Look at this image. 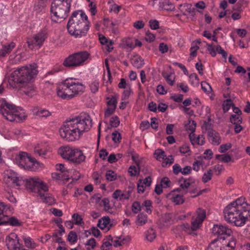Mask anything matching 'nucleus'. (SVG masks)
<instances>
[{
	"label": "nucleus",
	"mask_w": 250,
	"mask_h": 250,
	"mask_svg": "<svg viewBox=\"0 0 250 250\" xmlns=\"http://www.w3.org/2000/svg\"><path fill=\"white\" fill-rule=\"evenodd\" d=\"M131 63L137 68L141 67L144 64V61L140 56H135L131 59Z\"/></svg>",
	"instance_id": "48"
},
{
	"label": "nucleus",
	"mask_w": 250,
	"mask_h": 250,
	"mask_svg": "<svg viewBox=\"0 0 250 250\" xmlns=\"http://www.w3.org/2000/svg\"><path fill=\"white\" fill-rule=\"evenodd\" d=\"M72 99L83 93L85 90V85L73 78L67 79Z\"/></svg>",
	"instance_id": "13"
},
{
	"label": "nucleus",
	"mask_w": 250,
	"mask_h": 250,
	"mask_svg": "<svg viewBox=\"0 0 250 250\" xmlns=\"http://www.w3.org/2000/svg\"><path fill=\"white\" fill-rule=\"evenodd\" d=\"M232 147V145L230 143L221 145L219 148V151L221 153L226 152Z\"/></svg>",
	"instance_id": "63"
},
{
	"label": "nucleus",
	"mask_w": 250,
	"mask_h": 250,
	"mask_svg": "<svg viewBox=\"0 0 250 250\" xmlns=\"http://www.w3.org/2000/svg\"><path fill=\"white\" fill-rule=\"evenodd\" d=\"M208 139L213 145H218L221 143V139L219 134L215 131L210 130L208 132Z\"/></svg>",
	"instance_id": "34"
},
{
	"label": "nucleus",
	"mask_w": 250,
	"mask_h": 250,
	"mask_svg": "<svg viewBox=\"0 0 250 250\" xmlns=\"http://www.w3.org/2000/svg\"><path fill=\"white\" fill-rule=\"evenodd\" d=\"M200 42H201L199 40H197L196 41L192 42L191 46L190 49V57L193 58L196 56L197 51L199 48V44H200Z\"/></svg>",
	"instance_id": "42"
},
{
	"label": "nucleus",
	"mask_w": 250,
	"mask_h": 250,
	"mask_svg": "<svg viewBox=\"0 0 250 250\" xmlns=\"http://www.w3.org/2000/svg\"><path fill=\"white\" fill-rule=\"evenodd\" d=\"M10 213V206L0 201V221L3 219L7 218Z\"/></svg>",
	"instance_id": "30"
},
{
	"label": "nucleus",
	"mask_w": 250,
	"mask_h": 250,
	"mask_svg": "<svg viewBox=\"0 0 250 250\" xmlns=\"http://www.w3.org/2000/svg\"><path fill=\"white\" fill-rule=\"evenodd\" d=\"M221 244L220 237H218L209 244L208 250H221Z\"/></svg>",
	"instance_id": "39"
},
{
	"label": "nucleus",
	"mask_w": 250,
	"mask_h": 250,
	"mask_svg": "<svg viewBox=\"0 0 250 250\" xmlns=\"http://www.w3.org/2000/svg\"><path fill=\"white\" fill-rule=\"evenodd\" d=\"M178 8L183 15L193 14L195 9L190 3H183L179 5Z\"/></svg>",
	"instance_id": "36"
},
{
	"label": "nucleus",
	"mask_w": 250,
	"mask_h": 250,
	"mask_svg": "<svg viewBox=\"0 0 250 250\" xmlns=\"http://www.w3.org/2000/svg\"><path fill=\"white\" fill-rule=\"evenodd\" d=\"M129 191H122L121 190H116L112 194V197L118 201H121L129 199L130 197Z\"/></svg>",
	"instance_id": "31"
},
{
	"label": "nucleus",
	"mask_w": 250,
	"mask_h": 250,
	"mask_svg": "<svg viewBox=\"0 0 250 250\" xmlns=\"http://www.w3.org/2000/svg\"><path fill=\"white\" fill-rule=\"evenodd\" d=\"M230 235H227V237L221 236V250H234L236 244V240L234 237L230 239L228 237Z\"/></svg>",
	"instance_id": "20"
},
{
	"label": "nucleus",
	"mask_w": 250,
	"mask_h": 250,
	"mask_svg": "<svg viewBox=\"0 0 250 250\" xmlns=\"http://www.w3.org/2000/svg\"><path fill=\"white\" fill-rule=\"evenodd\" d=\"M212 234H231L232 230L227 225L215 224L211 229Z\"/></svg>",
	"instance_id": "23"
},
{
	"label": "nucleus",
	"mask_w": 250,
	"mask_h": 250,
	"mask_svg": "<svg viewBox=\"0 0 250 250\" xmlns=\"http://www.w3.org/2000/svg\"><path fill=\"white\" fill-rule=\"evenodd\" d=\"M105 177L108 181H113L117 179V175L115 171L108 170L106 171Z\"/></svg>",
	"instance_id": "51"
},
{
	"label": "nucleus",
	"mask_w": 250,
	"mask_h": 250,
	"mask_svg": "<svg viewBox=\"0 0 250 250\" xmlns=\"http://www.w3.org/2000/svg\"><path fill=\"white\" fill-rule=\"evenodd\" d=\"M32 111L34 115H37L40 117L46 118L51 115V113L48 110L39 107H33Z\"/></svg>",
	"instance_id": "35"
},
{
	"label": "nucleus",
	"mask_w": 250,
	"mask_h": 250,
	"mask_svg": "<svg viewBox=\"0 0 250 250\" xmlns=\"http://www.w3.org/2000/svg\"><path fill=\"white\" fill-rule=\"evenodd\" d=\"M232 110L234 114L230 116V121L232 124L235 125V132L236 133H238L242 130V127L241 125L242 123V118L241 117L242 111L238 107L233 106Z\"/></svg>",
	"instance_id": "17"
},
{
	"label": "nucleus",
	"mask_w": 250,
	"mask_h": 250,
	"mask_svg": "<svg viewBox=\"0 0 250 250\" xmlns=\"http://www.w3.org/2000/svg\"><path fill=\"white\" fill-rule=\"evenodd\" d=\"M226 220L236 226H244L250 217V205L244 197H240L228 205L224 209Z\"/></svg>",
	"instance_id": "2"
},
{
	"label": "nucleus",
	"mask_w": 250,
	"mask_h": 250,
	"mask_svg": "<svg viewBox=\"0 0 250 250\" xmlns=\"http://www.w3.org/2000/svg\"><path fill=\"white\" fill-rule=\"evenodd\" d=\"M206 216V212L205 210L201 208H198L192 217L191 226L190 227L188 224H184L183 225V229L185 231L190 229L193 231L196 230L201 226Z\"/></svg>",
	"instance_id": "10"
},
{
	"label": "nucleus",
	"mask_w": 250,
	"mask_h": 250,
	"mask_svg": "<svg viewBox=\"0 0 250 250\" xmlns=\"http://www.w3.org/2000/svg\"><path fill=\"white\" fill-rule=\"evenodd\" d=\"M16 46L15 43L10 42L3 45L0 49V57H4L9 54Z\"/></svg>",
	"instance_id": "37"
},
{
	"label": "nucleus",
	"mask_w": 250,
	"mask_h": 250,
	"mask_svg": "<svg viewBox=\"0 0 250 250\" xmlns=\"http://www.w3.org/2000/svg\"><path fill=\"white\" fill-rule=\"evenodd\" d=\"M215 158L220 162L228 163L231 161L232 158L229 154H217Z\"/></svg>",
	"instance_id": "47"
},
{
	"label": "nucleus",
	"mask_w": 250,
	"mask_h": 250,
	"mask_svg": "<svg viewBox=\"0 0 250 250\" xmlns=\"http://www.w3.org/2000/svg\"><path fill=\"white\" fill-rule=\"evenodd\" d=\"M24 241L25 246L28 248H34L36 247L35 243L29 237L24 238Z\"/></svg>",
	"instance_id": "59"
},
{
	"label": "nucleus",
	"mask_w": 250,
	"mask_h": 250,
	"mask_svg": "<svg viewBox=\"0 0 250 250\" xmlns=\"http://www.w3.org/2000/svg\"><path fill=\"white\" fill-rule=\"evenodd\" d=\"M165 152L161 149H156L154 153V157L157 160H161V159L162 160L161 157H165Z\"/></svg>",
	"instance_id": "60"
},
{
	"label": "nucleus",
	"mask_w": 250,
	"mask_h": 250,
	"mask_svg": "<svg viewBox=\"0 0 250 250\" xmlns=\"http://www.w3.org/2000/svg\"><path fill=\"white\" fill-rule=\"evenodd\" d=\"M43 167V164L38 161L35 158L31 156L24 169L31 171H38L42 170Z\"/></svg>",
	"instance_id": "24"
},
{
	"label": "nucleus",
	"mask_w": 250,
	"mask_h": 250,
	"mask_svg": "<svg viewBox=\"0 0 250 250\" xmlns=\"http://www.w3.org/2000/svg\"><path fill=\"white\" fill-rule=\"evenodd\" d=\"M5 242L9 250H20L23 246L20 242L18 235H7Z\"/></svg>",
	"instance_id": "19"
},
{
	"label": "nucleus",
	"mask_w": 250,
	"mask_h": 250,
	"mask_svg": "<svg viewBox=\"0 0 250 250\" xmlns=\"http://www.w3.org/2000/svg\"><path fill=\"white\" fill-rule=\"evenodd\" d=\"M147 221V215L144 213H140L137 215L136 224L139 226H142L145 224Z\"/></svg>",
	"instance_id": "45"
},
{
	"label": "nucleus",
	"mask_w": 250,
	"mask_h": 250,
	"mask_svg": "<svg viewBox=\"0 0 250 250\" xmlns=\"http://www.w3.org/2000/svg\"><path fill=\"white\" fill-rule=\"evenodd\" d=\"M196 127V122L193 120H188V123L186 124L185 127L186 130L190 133H194Z\"/></svg>",
	"instance_id": "43"
},
{
	"label": "nucleus",
	"mask_w": 250,
	"mask_h": 250,
	"mask_svg": "<svg viewBox=\"0 0 250 250\" xmlns=\"http://www.w3.org/2000/svg\"><path fill=\"white\" fill-rule=\"evenodd\" d=\"M189 138L191 144L193 146H202L205 143V138L202 135L197 136L194 133H190L189 134Z\"/></svg>",
	"instance_id": "33"
},
{
	"label": "nucleus",
	"mask_w": 250,
	"mask_h": 250,
	"mask_svg": "<svg viewBox=\"0 0 250 250\" xmlns=\"http://www.w3.org/2000/svg\"><path fill=\"white\" fill-rule=\"evenodd\" d=\"M38 73L36 64H29L17 68L14 70L9 77L8 82L10 84L14 86L15 83L27 84V88L23 90L25 94L32 97L37 94V91L32 85L31 82Z\"/></svg>",
	"instance_id": "3"
},
{
	"label": "nucleus",
	"mask_w": 250,
	"mask_h": 250,
	"mask_svg": "<svg viewBox=\"0 0 250 250\" xmlns=\"http://www.w3.org/2000/svg\"><path fill=\"white\" fill-rule=\"evenodd\" d=\"M0 113L5 119L10 122H20L27 117L23 109L16 107L4 99H0Z\"/></svg>",
	"instance_id": "6"
},
{
	"label": "nucleus",
	"mask_w": 250,
	"mask_h": 250,
	"mask_svg": "<svg viewBox=\"0 0 250 250\" xmlns=\"http://www.w3.org/2000/svg\"><path fill=\"white\" fill-rule=\"evenodd\" d=\"M151 182V178L150 176H148L143 180H140L137 186L138 193H144L146 188L150 186Z\"/></svg>",
	"instance_id": "27"
},
{
	"label": "nucleus",
	"mask_w": 250,
	"mask_h": 250,
	"mask_svg": "<svg viewBox=\"0 0 250 250\" xmlns=\"http://www.w3.org/2000/svg\"><path fill=\"white\" fill-rule=\"evenodd\" d=\"M122 155L120 154H117L116 155L112 153L108 157V161L110 163H113L117 162L119 159L122 157Z\"/></svg>",
	"instance_id": "58"
},
{
	"label": "nucleus",
	"mask_w": 250,
	"mask_h": 250,
	"mask_svg": "<svg viewBox=\"0 0 250 250\" xmlns=\"http://www.w3.org/2000/svg\"><path fill=\"white\" fill-rule=\"evenodd\" d=\"M50 148L47 144L42 143L37 144L34 147V153L41 156H43L47 154V152L50 151Z\"/></svg>",
	"instance_id": "26"
},
{
	"label": "nucleus",
	"mask_w": 250,
	"mask_h": 250,
	"mask_svg": "<svg viewBox=\"0 0 250 250\" xmlns=\"http://www.w3.org/2000/svg\"><path fill=\"white\" fill-rule=\"evenodd\" d=\"M10 59L14 63H18L23 60V58L21 55V52L17 49L16 52V55H11Z\"/></svg>",
	"instance_id": "49"
},
{
	"label": "nucleus",
	"mask_w": 250,
	"mask_h": 250,
	"mask_svg": "<svg viewBox=\"0 0 250 250\" xmlns=\"http://www.w3.org/2000/svg\"><path fill=\"white\" fill-rule=\"evenodd\" d=\"M142 207L145 208V210L148 214H151L152 210V202L149 200L145 201L142 204Z\"/></svg>",
	"instance_id": "50"
},
{
	"label": "nucleus",
	"mask_w": 250,
	"mask_h": 250,
	"mask_svg": "<svg viewBox=\"0 0 250 250\" xmlns=\"http://www.w3.org/2000/svg\"><path fill=\"white\" fill-rule=\"evenodd\" d=\"M118 99V96L117 94L107 97L106 98L107 106L116 108Z\"/></svg>",
	"instance_id": "41"
},
{
	"label": "nucleus",
	"mask_w": 250,
	"mask_h": 250,
	"mask_svg": "<svg viewBox=\"0 0 250 250\" xmlns=\"http://www.w3.org/2000/svg\"><path fill=\"white\" fill-rule=\"evenodd\" d=\"M167 198L175 205L182 204L184 202L183 194L178 189H174L167 195Z\"/></svg>",
	"instance_id": "22"
},
{
	"label": "nucleus",
	"mask_w": 250,
	"mask_h": 250,
	"mask_svg": "<svg viewBox=\"0 0 250 250\" xmlns=\"http://www.w3.org/2000/svg\"><path fill=\"white\" fill-rule=\"evenodd\" d=\"M92 127V120L88 115H81L65 122L59 132L62 138L68 141L79 140Z\"/></svg>",
	"instance_id": "1"
},
{
	"label": "nucleus",
	"mask_w": 250,
	"mask_h": 250,
	"mask_svg": "<svg viewBox=\"0 0 250 250\" xmlns=\"http://www.w3.org/2000/svg\"><path fill=\"white\" fill-rule=\"evenodd\" d=\"M89 87L92 93H96L97 92L99 88V82L98 80H95L92 81L90 84H89Z\"/></svg>",
	"instance_id": "55"
},
{
	"label": "nucleus",
	"mask_w": 250,
	"mask_h": 250,
	"mask_svg": "<svg viewBox=\"0 0 250 250\" xmlns=\"http://www.w3.org/2000/svg\"><path fill=\"white\" fill-rule=\"evenodd\" d=\"M47 33L45 31H41L32 37L28 39L27 44L30 49L35 47L40 48L47 38Z\"/></svg>",
	"instance_id": "14"
},
{
	"label": "nucleus",
	"mask_w": 250,
	"mask_h": 250,
	"mask_svg": "<svg viewBox=\"0 0 250 250\" xmlns=\"http://www.w3.org/2000/svg\"><path fill=\"white\" fill-rule=\"evenodd\" d=\"M233 105V103L230 100H227L223 104V108L225 112H227Z\"/></svg>",
	"instance_id": "62"
},
{
	"label": "nucleus",
	"mask_w": 250,
	"mask_h": 250,
	"mask_svg": "<svg viewBox=\"0 0 250 250\" xmlns=\"http://www.w3.org/2000/svg\"><path fill=\"white\" fill-rule=\"evenodd\" d=\"M98 226L102 230L104 231V232H107L111 227L109 218L105 216L102 217L99 220Z\"/></svg>",
	"instance_id": "32"
},
{
	"label": "nucleus",
	"mask_w": 250,
	"mask_h": 250,
	"mask_svg": "<svg viewBox=\"0 0 250 250\" xmlns=\"http://www.w3.org/2000/svg\"><path fill=\"white\" fill-rule=\"evenodd\" d=\"M72 220L75 225L81 226L84 224L82 217L78 213H74L72 215Z\"/></svg>",
	"instance_id": "52"
},
{
	"label": "nucleus",
	"mask_w": 250,
	"mask_h": 250,
	"mask_svg": "<svg viewBox=\"0 0 250 250\" xmlns=\"http://www.w3.org/2000/svg\"><path fill=\"white\" fill-rule=\"evenodd\" d=\"M180 187L183 189H188L189 191L193 192L198 188V181L193 177L182 178L179 182Z\"/></svg>",
	"instance_id": "18"
},
{
	"label": "nucleus",
	"mask_w": 250,
	"mask_h": 250,
	"mask_svg": "<svg viewBox=\"0 0 250 250\" xmlns=\"http://www.w3.org/2000/svg\"><path fill=\"white\" fill-rule=\"evenodd\" d=\"M161 158L162 160L161 159V160L158 161L162 163V165L164 167L167 166V165H171L174 162V159L172 155H169L167 157L165 154V157Z\"/></svg>",
	"instance_id": "44"
},
{
	"label": "nucleus",
	"mask_w": 250,
	"mask_h": 250,
	"mask_svg": "<svg viewBox=\"0 0 250 250\" xmlns=\"http://www.w3.org/2000/svg\"><path fill=\"white\" fill-rule=\"evenodd\" d=\"M209 165V162H206V160L200 156L198 157L192 164V168L196 171H198L200 168L205 169Z\"/></svg>",
	"instance_id": "29"
},
{
	"label": "nucleus",
	"mask_w": 250,
	"mask_h": 250,
	"mask_svg": "<svg viewBox=\"0 0 250 250\" xmlns=\"http://www.w3.org/2000/svg\"><path fill=\"white\" fill-rule=\"evenodd\" d=\"M26 188L30 191L38 194L43 202L49 205L55 204V198L49 193H42L47 192L48 186L38 176L31 177L24 180Z\"/></svg>",
	"instance_id": "5"
},
{
	"label": "nucleus",
	"mask_w": 250,
	"mask_h": 250,
	"mask_svg": "<svg viewBox=\"0 0 250 250\" xmlns=\"http://www.w3.org/2000/svg\"><path fill=\"white\" fill-rule=\"evenodd\" d=\"M212 176V170L209 169L205 172L202 177V181L204 183H207L211 180Z\"/></svg>",
	"instance_id": "57"
},
{
	"label": "nucleus",
	"mask_w": 250,
	"mask_h": 250,
	"mask_svg": "<svg viewBox=\"0 0 250 250\" xmlns=\"http://www.w3.org/2000/svg\"><path fill=\"white\" fill-rule=\"evenodd\" d=\"M99 39L104 50L110 52L113 49V42L112 40H109L102 34L99 35Z\"/></svg>",
	"instance_id": "25"
},
{
	"label": "nucleus",
	"mask_w": 250,
	"mask_h": 250,
	"mask_svg": "<svg viewBox=\"0 0 250 250\" xmlns=\"http://www.w3.org/2000/svg\"><path fill=\"white\" fill-rule=\"evenodd\" d=\"M112 139L115 144H119L122 139L121 134L117 130L113 132L112 133Z\"/></svg>",
	"instance_id": "56"
},
{
	"label": "nucleus",
	"mask_w": 250,
	"mask_h": 250,
	"mask_svg": "<svg viewBox=\"0 0 250 250\" xmlns=\"http://www.w3.org/2000/svg\"><path fill=\"white\" fill-rule=\"evenodd\" d=\"M131 176H135L139 175L140 173V168L138 166H131L128 170Z\"/></svg>",
	"instance_id": "54"
},
{
	"label": "nucleus",
	"mask_w": 250,
	"mask_h": 250,
	"mask_svg": "<svg viewBox=\"0 0 250 250\" xmlns=\"http://www.w3.org/2000/svg\"><path fill=\"white\" fill-rule=\"evenodd\" d=\"M31 157V155L27 152L23 151L20 152L16 155L15 163L20 167L24 169Z\"/></svg>",
	"instance_id": "21"
},
{
	"label": "nucleus",
	"mask_w": 250,
	"mask_h": 250,
	"mask_svg": "<svg viewBox=\"0 0 250 250\" xmlns=\"http://www.w3.org/2000/svg\"><path fill=\"white\" fill-rule=\"evenodd\" d=\"M59 154L65 159L76 164H80L85 159V156L79 148L63 146L59 149Z\"/></svg>",
	"instance_id": "8"
},
{
	"label": "nucleus",
	"mask_w": 250,
	"mask_h": 250,
	"mask_svg": "<svg viewBox=\"0 0 250 250\" xmlns=\"http://www.w3.org/2000/svg\"><path fill=\"white\" fill-rule=\"evenodd\" d=\"M90 27L88 17L82 11H77L73 13L69 19L67 29L68 32L76 38H81L85 36Z\"/></svg>",
	"instance_id": "4"
},
{
	"label": "nucleus",
	"mask_w": 250,
	"mask_h": 250,
	"mask_svg": "<svg viewBox=\"0 0 250 250\" xmlns=\"http://www.w3.org/2000/svg\"><path fill=\"white\" fill-rule=\"evenodd\" d=\"M3 180L9 187H16L21 185V178L11 169H6L4 172Z\"/></svg>",
	"instance_id": "12"
},
{
	"label": "nucleus",
	"mask_w": 250,
	"mask_h": 250,
	"mask_svg": "<svg viewBox=\"0 0 250 250\" xmlns=\"http://www.w3.org/2000/svg\"><path fill=\"white\" fill-rule=\"evenodd\" d=\"M9 225L12 226H18L20 225V222L17 219L14 217H12L9 219V222H7L5 220L3 222H0V225H1L0 229L2 230V231L0 232V233H6L5 230L8 229V227Z\"/></svg>",
	"instance_id": "28"
},
{
	"label": "nucleus",
	"mask_w": 250,
	"mask_h": 250,
	"mask_svg": "<svg viewBox=\"0 0 250 250\" xmlns=\"http://www.w3.org/2000/svg\"><path fill=\"white\" fill-rule=\"evenodd\" d=\"M163 76L166 79L167 82L170 85H173L175 83V74L173 72L163 73Z\"/></svg>",
	"instance_id": "40"
},
{
	"label": "nucleus",
	"mask_w": 250,
	"mask_h": 250,
	"mask_svg": "<svg viewBox=\"0 0 250 250\" xmlns=\"http://www.w3.org/2000/svg\"><path fill=\"white\" fill-rule=\"evenodd\" d=\"M106 65L107 72L106 73L104 72L103 75V80L104 81V84H105L106 85H107L109 83H111V77L108 65L107 64H106Z\"/></svg>",
	"instance_id": "46"
},
{
	"label": "nucleus",
	"mask_w": 250,
	"mask_h": 250,
	"mask_svg": "<svg viewBox=\"0 0 250 250\" xmlns=\"http://www.w3.org/2000/svg\"><path fill=\"white\" fill-rule=\"evenodd\" d=\"M108 240L104 242L101 248L102 250H110L112 245L118 247L126 244L130 240V238L129 235H120L114 239L108 238Z\"/></svg>",
	"instance_id": "11"
},
{
	"label": "nucleus",
	"mask_w": 250,
	"mask_h": 250,
	"mask_svg": "<svg viewBox=\"0 0 250 250\" xmlns=\"http://www.w3.org/2000/svg\"><path fill=\"white\" fill-rule=\"evenodd\" d=\"M72 0H54L50 8V17L52 21L59 22L67 17Z\"/></svg>",
	"instance_id": "7"
},
{
	"label": "nucleus",
	"mask_w": 250,
	"mask_h": 250,
	"mask_svg": "<svg viewBox=\"0 0 250 250\" xmlns=\"http://www.w3.org/2000/svg\"><path fill=\"white\" fill-rule=\"evenodd\" d=\"M116 108L107 106V108L104 112V116L105 118L109 117L112 114H113Z\"/></svg>",
	"instance_id": "64"
},
{
	"label": "nucleus",
	"mask_w": 250,
	"mask_h": 250,
	"mask_svg": "<svg viewBox=\"0 0 250 250\" xmlns=\"http://www.w3.org/2000/svg\"><path fill=\"white\" fill-rule=\"evenodd\" d=\"M89 53L86 51L76 52L69 55L63 61V65L66 67L74 68L82 66L89 57Z\"/></svg>",
	"instance_id": "9"
},
{
	"label": "nucleus",
	"mask_w": 250,
	"mask_h": 250,
	"mask_svg": "<svg viewBox=\"0 0 250 250\" xmlns=\"http://www.w3.org/2000/svg\"><path fill=\"white\" fill-rule=\"evenodd\" d=\"M189 81L191 85L194 86H197L200 82L198 76L195 73H192L189 76Z\"/></svg>",
	"instance_id": "53"
},
{
	"label": "nucleus",
	"mask_w": 250,
	"mask_h": 250,
	"mask_svg": "<svg viewBox=\"0 0 250 250\" xmlns=\"http://www.w3.org/2000/svg\"><path fill=\"white\" fill-rule=\"evenodd\" d=\"M120 119L117 116L112 117L110 120V124L112 127H117L120 125Z\"/></svg>",
	"instance_id": "61"
},
{
	"label": "nucleus",
	"mask_w": 250,
	"mask_h": 250,
	"mask_svg": "<svg viewBox=\"0 0 250 250\" xmlns=\"http://www.w3.org/2000/svg\"><path fill=\"white\" fill-rule=\"evenodd\" d=\"M159 8L162 10L172 11L174 9V7L169 0H160Z\"/></svg>",
	"instance_id": "38"
},
{
	"label": "nucleus",
	"mask_w": 250,
	"mask_h": 250,
	"mask_svg": "<svg viewBox=\"0 0 250 250\" xmlns=\"http://www.w3.org/2000/svg\"><path fill=\"white\" fill-rule=\"evenodd\" d=\"M57 172L52 173V177L54 179L68 181L71 177L72 171L68 170L62 164H58L55 166Z\"/></svg>",
	"instance_id": "15"
},
{
	"label": "nucleus",
	"mask_w": 250,
	"mask_h": 250,
	"mask_svg": "<svg viewBox=\"0 0 250 250\" xmlns=\"http://www.w3.org/2000/svg\"><path fill=\"white\" fill-rule=\"evenodd\" d=\"M56 93L62 100H69L72 99L67 79L58 84Z\"/></svg>",
	"instance_id": "16"
}]
</instances>
